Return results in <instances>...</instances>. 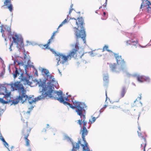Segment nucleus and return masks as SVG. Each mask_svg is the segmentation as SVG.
Here are the masks:
<instances>
[{"mask_svg":"<svg viewBox=\"0 0 151 151\" xmlns=\"http://www.w3.org/2000/svg\"><path fill=\"white\" fill-rule=\"evenodd\" d=\"M53 89H54L53 87L51 85L45 86L44 88H43L42 90V92L41 95L39 96L35 99L33 97L28 96L26 94V93L25 95L26 97L24 98L25 99H14L12 101V104H18L19 101L22 103H23L27 100L30 104H32L33 103H35L36 101L44 99L45 98H52Z\"/></svg>","mask_w":151,"mask_h":151,"instance_id":"obj_1","label":"nucleus"},{"mask_svg":"<svg viewBox=\"0 0 151 151\" xmlns=\"http://www.w3.org/2000/svg\"><path fill=\"white\" fill-rule=\"evenodd\" d=\"M12 88V91L17 90L19 93V95L17 98L15 99H25L26 96L25 93H26V91L25 90L23 84L19 81L15 82L14 83L11 84H6L5 86H2V90L4 91V94L6 98L9 99L11 95V91L9 89Z\"/></svg>","mask_w":151,"mask_h":151,"instance_id":"obj_2","label":"nucleus"},{"mask_svg":"<svg viewBox=\"0 0 151 151\" xmlns=\"http://www.w3.org/2000/svg\"><path fill=\"white\" fill-rule=\"evenodd\" d=\"M79 42L78 41H77L75 45H72V47H74V48L69 52L68 55L67 56H66L62 53H57L55 52V55L57 57L56 60L58 61L57 65H59L60 63L64 64L67 62L68 60H70L72 58H81L84 54L83 53L81 55H78L77 53L79 49Z\"/></svg>","mask_w":151,"mask_h":151,"instance_id":"obj_3","label":"nucleus"},{"mask_svg":"<svg viewBox=\"0 0 151 151\" xmlns=\"http://www.w3.org/2000/svg\"><path fill=\"white\" fill-rule=\"evenodd\" d=\"M72 23H76L78 26L77 28L74 27L73 29H75L74 31L75 34L76 38H81L83 41L85 42L86 35L85 34V29L84 27V20L82 17H78L77 19L75 18L71 19Z\"/></svg>","mask_w":151,"mask_h":151,"instance_id":"obj_4","label":"nucleus"},{"mask_svg":"<svg viewBox=\"0 0 151 151\" xmlns=\"http://www.w3.org/2000/svg\"><path fill=\"white\" fill-rule=\"evenodd\" d=\"M65 95L63 94L62 92L61 91H56L52 92V99H54L55 100H58L60 103H63L64 105H68L71 108L74 109L76 107V106H73L72 104L70 103L65 101H68L69 99H68V97H64Z\"/></svg>","mask_w":151,"mask_h":151,"instance_id":"obj_5","label":"nucleus"},{"mask_svg":"<svg viewBox=\"0 0 151 151\" xmlns=\"http://www.w3.org/2000/svg\"><path fill=\"white\" fill-rule=\"evenodd\" d=\"M72 101L74 105L76 106L75 109L77 114L80 116L81 119H84L86 117L85 110L84 107V104L73 100H72Z\"/></svg>","mask_w":151,"mask_h":151,"instance_id":"obj_6","label":"nucleus"},{"mask_svg":"<svg viewBox=\"0 0 151 151\" xmlns=\"http://www.w3.org/2000/svg\"><path fill=\"white\" fill-rule=\"evenodd\" d=\"M81 132L82 133V138L84 143V144L81 145V146L83 148L82 151H86L90 150L88 147V144L85 138V136L87 135L88 133V131L86 128L83 127L82 129H81Z\"/></svg>","mask_w":151,"mask_h":151,"instance_id":"obj_7","label":"nucleus"},{"mask_svg":"<svg viewBox=\"0 0 151 151\" xmlns=\"http://www.w3.org/2000/svg\"><path fill=\"white\" fill-rule=\"evenodd\" d=\"M22 134L24 137H28L30 133L32 128L30 127L28 125L27 121L24 120L22 124Z\"/></svg>","mask_w":151,"mask_h":151,"instance_id":"obj_8","label":"nucleus"},{"mask_svg":"<svg viewBox=\"0 0 151 151\" xmlns=\"http://www.w3.org/2000/svg\"><path fill=\"white\" fill-rule=\"evenodd\" d=\"M13 39V42L16 43L17 47H21L23 45V40L19 37L18 35L16 34L12 37Z\"/></svg>","mask_w":151,"mask_h":151,"instance_id":"obj_9","label":"nucleus"},{"mask_svg":"<svg viewBox=\"0 0 151 151\" xmlns=\"http://www.w3.org/2000/svg\"><path fill=\"white\" fill-rule=\"evenodd\" d=\"M24 74L22 73L20 74V79L22 81H23L24 85L27 84L30 85L31 82L29 81L30 76L28 75H26V76H24Z\"/></svg>","mask_w":151,"mask_h":151,"instance_id":"obj_10","label":"nucleus"},{"mask_svg":"<svg viewBox=\"0 0 151 151\" xmlns=\"http://www.w3.org/2000/svg\"><path fill=\"white\" fill-rule=\"evenodd\" d=\"M138 136L139 137L142 138L141 140H142V142H144L142 144H141V147H143V151H145V147L146 145V141L145 137L144 136H142V134L141 133L137 131Z\"/></svg>","mask_w":151,"mask_h":151,"instance_id":"obj_11","label":"nucleus"},{"mask_svg":"<svg viewBox=\"0 0 151 151\" xmlns=\"http://www.w3.org/2000/svg\"><path fill=\"white\" fill-rule=\"evenodd\" d=\"M4 6H6V8L9 11L12 12L13 10V6L11 4V0H5L4 2Z\"/></svg>","mask_w":151,"mask_h":151,"instance_id":"obj_12","label":"nucleus"},{"mask_svg":"<svg viewBox=\"0 0 151 151\" xmlns=\"http://www.w3.org/2000/svg\"><path fill=\"white\" fill-rule=\"evenodd\" d=\"M117 64H120L122 65H124L125 64V62L123 59H122L121 56H119L117 54H114Z\"/></svg>","mask_w":151,"mask_h":151,"instance_id":"obj_13","label":"nucleus"},{"mask_svg":"<svg viewBox=\"0 0 151 151\" xmlns=\"http://www.w3.org/2000/svg\"><path fill=\"white\" fill-rule=\"evenodd\" d=\"M136 77L137 80L140 82L142 83L145 81H148L149 79L144 76L137 75L135 76Z\"/></svg>","mask_w":151,"mask_h":151,"instance_id":"obj_14","label":"nucleus"},{"mask_svg":"<svg viewBox=\"0 0 151 151\" xmlns=\"http://www.w3.org/2000/svg\"><path fill=\"white\" fill-rule=\"evenodd\" d=\"M101 51V49H97L91 52V55L93 56L96 55L99 57L101 56L102 55Z\"/></svg>","mask_w":151,"mask_h":151,"instance_id":"obj_15","label":"nucleus"},{"mask_svg":"<svg viewBox=\"0 0 151 151\" xmlns=\"http://www.w3.org/2000/svg\"><path fill=\"white\" fill-rule=\"evenodd\" d=\"M1 91H2L3 92V93L2 94L4 95V98L6 100V101L4 100L3 99L0 98V102H1V103L3 104H6L9 102H11L10 101V98L9 97V98H6L5 96V94H4V91H3L2 90V88H1Z\"/></svg>","mask_w":151,"mask_h":151,"instance_id":"obj_16","label":"nucleus"},{"mask_svg":"<svg viewBox=\"0 0 151 151\" xmlns=\"http://www.w3.org/2000/svg\"><path fill=\"white\" fill-rule=\"evenodd\" d=\"M138 42V41L137 40L135 41L133 39H131V40H128L126 41V45H132L136 46Z\"/></svg>","mask_w":151,"mask_h":151,"instance_id":"obj_17","label":"nucleus"},{"mask_svg":"<svg viewBox=\"0 0 151 151\" xmlns=\"http://www.w3.org/2000/svg\"><path fill=\"white\" fill-rule=\"evenodd\" d=\"M86 119V117H85V118L83 119L82 118H81V119H79L78 120L77 122V123L79 124L80 126H81V124H82V123H83V127H84V128H86L87 126L86 125L87 124V122L85 121V119Z\"/></svg>","mask_w":151,"mask_h":151,"instance_id":"obj_18","label":"nucleus"},{"mask_svg":"<svg viewBox=\"0 0 151 151\" xmlns=\"http://www.w3.org/2000/svg\"><path fill=\"white\" fill-rule=\"evenodd\" d=\"M81 144L80 141L79 140L78 143H75L74 144H73V148L72 150V151H76V150L79 149V145Z\"/></svg>","mask_w":151,"mask_h":151,"instance_id":"obj_19","label":"nucleus"},{"mask_svg":"<svg viewBox=\"0 0 151 151\" xmlns=\"http://www.w3.org/2000/svg\"><path fill=\"white\" fill-rule=\"evenodd\" d=\"M142 3L140 7V9H142L144 6H148L151 4L148 0H142Z\"/></svg>","mask_w":151,"mask_h":151,"instance_id":"obj_20","label":"nucleus"},{"mask_svg":"<svg viewBox=\"0 0 151 151\" xmlns=\"http://www.w3.org/2000/svg\"><path fill=\"white\" fill-rule=\"evenodd\" d=\"M120 106L119 105L116 106L114 105H111L109 107V110L111 111H114L119 108H120Z\"/></svg>","mask_w":151,"mask_h":151,"instance_id":"obj_21","label":"nucleus"},{"mask_svg":"<svg viewBox=\"0 0 151 151\" xmlns=\"http://www.w3.org/2000/svg\"><path fill=\"white\" fill-rule=\"evenodd\" d=\"M126 92V89L125 87L123 88L120 93V98L123 97Z\"/></svg>","mask_w":151,"mask_h":151,"instance_id":"obj_22","label":"nucleus"},{"mask_svg":"<svg viewBox=\"0 0 151 151\" xmlns=\"http://www.w3.org/2000/svg\"><path fill=\"white\" fill-rule=\"evenodd\" d=\"M15 68L16 70L14 73L13 74L14 78H15L17 77V76H19V72L21 71V70H18L17 68Z\"/></svg>","mask_w":151,"mask_h":151,"instance_id":"obj_23","label":"nucleus"},{"mask_svg":"<svg viewBox=\"0 0 151 151\" xmlns=\"http://www.w3.org/2000/svg\"><path fill=\"white\" fill-rule=\"evenodd\" d=\"M103 80L105 84L106 85L109 82V76L107 75L104 76L103 77Z\"/></svg>","mask_w":151,"mask_h":151,"instance_id":"obj_24","label":"nucleus"},{"mask_svg":"<svg viewBox=\"0 0 151 151\" xmlns=\"http://www.w3.org/2000/svg\"><path fill=\"white\" fill-rule=\"evenodd\" d=\"M109 67L110 69L112 71L114 70L116 68V65L115 63L109 64Z\"/></svg>","mask_w":151,"mask_h":151,"instance_id":"obj_25","label":"nucleus"},{"mask_svg":"<svg viewBox=\"0 0 151 151\" xmlns=\"http://www.w3.org/2000/svg\"><path fill=\"white\" fill-rule=\"evenodd\" d=\"M108 46L107 45H105L103 47V49L101 51V52H104L105 50H106L107 51H108L109 52H112V51L108 49Z\"/></svg>","mask_w":151,"mask_h":151,"instance_id":"obj_26","label":"nucleus"},{"mask_svg":"<svg viewBox=\"0 0 151 151\" xmlns=\"http://www.w3.org/2000/svg\"><path fill=\"white\" fill-rule=\"evenodd\" d=\"M68 16L67 17L66 19H65L60 24L59 26L58 27L57 29H58L60 27H61L62 26L63 24H65L68 21Z\"/></svg>","mask_w":151,"mask_h":151,"instance_id":"obj_27","label":"nucleus"},{"mask_svg":"<svg viewBox=\"0 0 151 151\" xmlns=\"http://www.w3.org/2000/svg\"><path fill=\"white\" fill-rule=\"evenodd\" d=\"M58 31H56L53 32L52 35L48 40V43H50L52 40L53 39L55 35V34L58 32Z\"/></svg>","mask_w":151,"mask_h":151,"instance_id":"obj_28","label":"nucleus"},{"mask_svg":"<svg viewBox=\"0 0 151 151\" xmlns=\"http://www.w3.org/2000/svg\"><path fill=\"white\" fill-rule=\"evenodd\" d=\"M50 43H48V42H47L46 44L45 45H40V47L43 49H46L48 48Z\"/></svg>","mask_w":151,"mask_h":151,"instance_id":"obj_29","label":"nucleus"},{"mask_svg":"<svg viewBox=\"0 0 151 151\" xmlns=\"http://www.w3.org/2000/svg\"><path fill=\"white\" fill-rule=\"evenodd\" d=\"M28 137H24V139L26 140V145L27 146H29V142H30V141L28 139Z\"/></svg>","mask_w":151,"mask_h":151,"instance_id":"obj_30","label":"nucleus"},{"mask_svg":"<svg viewBox=\"0 0 151 151\" xmlns=\"http://www.w3.org/2000/svg\"><path fill=\"white\" fill-rule=\"evenodd\" d=\"M92 119H90L89 120V123H90V124H91L95 122L96 121L97 117H92Z\"/></svg>","mask_w":151,"mask_h":151,"instance_id":"obj_31","label":"nucleus"},{"mask_svg":"<svg viewBox=\"0 0 151 151\" xmlns=\"http://www.w3.org/2000/svg\"><path fill=\"white\" fill-rule=\"evenodd\" d=\"M49 81L50 83H53L55 82V79L53 78V76H50Z\"/></svg>","mask_w":151,"mask_h":151,"instance_id":"obj_32","label":"nucleus"},{"mask_svg":"<svg viewBox=\"0 0 151 151\" xmlns=\"http://www.w3.org/2000/svg\"><path fill=\"white\" fill-rule=\"evenodd\" d=\"M148 6L147 12L148 13H151V4Z\"/></svg>","mask_w":151,"mask_h":151,"instance_id":"obj_33","label":"nucleus"},{"mask_svg":"<svg viewBox=\"0 0 151 151\" xmlns=\"http://www.w3.org/2000/svg\"><path fill=\"white\" fill-rule=\"evenodd\" d=\"M42 72L45 75H47L49 73L48 71L46 69H43Z\"/></svg>","mask_w":151,"mask_h":151,"instance_id":"obj_34","label":"nucleus"},{"mask_svg":"<svg viewBox=\"0 0 151 151\" xmlns=\"http://www.w3.org/2000/svg\"><path fill=\"white\" fill-rule=\"evenodd\" d=\"M105 4H104L102 6H103L104 8H105L106 7V3H105ZM102 7V6H101L100 7H99V9H100Z\"/></svg>","mask_w":151,"mask_h":151,"instance_id":"obj_35","label":"nucleus"},{"mask_svg":"<svg viewBox=\"0 0 151 151\" xmlns=\"http://www.w3.org/2000/svg\"><path fill=\"white\" fill-rule=\"evenodd\" d=\"M4 145L6 147V145L8 146V144L7 142H6V141H5V142H4Z\"/></svg>","mask_w":151,"mask_h":151,"instance_id":"obj_36","label":"nucleus"},{"mask_svg":"<svg viewBox=\"0 0 151 151\" xmlns=\"http://www.w3.org/2000/svg\"><path fill=\"white\" fill-rule=\"evenodd\" d=\"M4 145L6 147V145L8 146V144L7 142H6V141H5V142H4Z\"/></svg>","mask_w":151,"mask_h":151,"instance_id":"obj_37","label":"nucleus"},{"mask_svg":"<svg viewBox=\"0 0 151 151\" xmlns=\"http://www.w3.org/2000/svg\"><path fill=\"white\" fill-rule=\"evenodd\" d=\"M13 45V42H12L11 44L10 45V47L9 48L10 51H12L11 47Z\"/></svg>","mask_w":151,"mask_h":151,"instance_id":"obj_38","label":"nucleus"},{"mask_svg":"<svg viewBox=\"0 0 151 151\" xmlns=\"http://www.w3.org/2000/svg\"><path fill=\"white\" fill-rule=\"evenodd\" d=\"M73 9H70V11H69V14H70L71 13V12H72V11H73Z\"/></svg>","mask_w":151,"mask_h":151,"instance_id":"obj_39","label":"nucleus"},{"mask_svg":"<svg viewBox=\"0 0 151 151\" xmlns=\"http://www.w3.org/2000/svg\"><path fill=\"white\" fill-rule=\"evenodd\" d=\"M1 140L3 141V142H5V140H4V138L2 137V138L1 139Z\"/></svg>","mask_w":151,"mask_h":151,"instance_id":"obj_40","label":"nucleus"},{"mask_svg":"<svg viewBox=\"0 0 151 151\" xmlns=\"http://www.w3.org/2000/svg\"><path fill=\"white\" fill-rule=\"evenodd\" d=\"M141 95H140L139 97H138L137 99L139 100H140L141 99Z\"/></svg>","mask_w":151,"mask_h":151,"instance_id":"obj_41","label":"nucleus"},{"mask_svg":"<svg viewBox=\"0 0 151 151\" xmlns=\"http://www.w3.org/2000/svg\"><path fill=\"white\" fill-rule=\"evenodd\" d=\"M14 147L13 146H12L11 147V149H12V148H13ZM8 149V150H9V151H13V150H10L9 149Z\"/></svg>","mask_w":151,"mask_h":151,"instance_id":"obj_42","label":"nucleus"},{"mask_svg":"<svg viewBox=\"0 0 151 151\" xmlns=\"http://www.w3.org/2000/svg\"><path fill=\"white\" fill-rule=\"evenodd\" d=\"M107 106H107V105H105L104 106V107H103V108H106V107H107Z\"/></svg>","mask_w":151,"mask_h":151,"instance_id":"obj_43","label":"nucleus"},{"mask_svg":"<svg viewBox=\"0 0 151 151\" xmlns=\"http://www.w3.org/2000/svg\"><path fill=\"white\" fill-rule=\"evenodd\" d=\"M73 7V4H71V5H70V9H73L72 8V7Z\"/></svg>","mask_w":151,"mask_h":151,"instance_id":"obj_44","label":"nucleus"},{"mask_svg":"<svg viewBox=\"0 0 151 151\" xmlns=\"http://www.w3.org/2000/svg\"><path fill=\"white\" fill-rule=\"evenodd\" d=\"M103 14L104 16H105L106 14V13L105 12H104L103 13Z\"/></svg>","mask_w":151,"mask_h":151,"instance_id":"obj_45","label":"nucleus"},{"mask_svg":"<svg viewBox=\"0 0 151 151\" xmlns=\"http://www.w3.org/2000/svg\"><path fill=\"white\" fill-rule=\"evenodd\" d=\"M137 99H136V100L135 101H134V103L136 102V101H137Z\"/></svg>","mask_w":151,"mask_h":151,"instance_id":"obj_46","label":"nucleus"},{"mask_svg":"<svg viewBox=\"0 0 151 151\" xmlns=\"http://www.w3.org/2000/svg\"><path fill=\"white\" fill-rule=\"evenodd\" d=\"M106 96H107V93H106Z\"/></svg>","mask_w":151,"mask_h":151,"instance_id":"obj_47","label":"nucleus"},{"mask_svg":"<svg viewBox=\"0 0 151 151\" xmlns=\"http://www.w3.org/2000/svg\"><path fill=\"white\" fill-rule=\"evenodd\" d=\"M90 125H89V126L88 127V128H89V127H90Z\"/></svg>","mask_w":151,"mask_h":151,"instance_id":"obj_48","label":"nucleus"},{"mask_svg":"<svg viewBox=\"0 0 151 151\" xmlns=\"http://www.w3.org/2000/svg\"><path fill=\"white\" fill-rule=\"evenodd\" d=\"M2 29H1V32H2Z\"/></svg>","mask_w":151,"mask_h":151,"instance_id":"obj_49","label":"nucleus"},{"mask_svg":"<svg viewBox=\"0 0 151 151\" xmlns=\"http://www.w3.org/2000/svg\"><path fill=\"white\" fill-rule=\"evenodd\" d=\"M29 151H32L31 150H30V149H29Z\"/></svg>","mask_w":151,"mask_h":151,"instance_id":"obj_50","label":"nucleus"},{"mask_svg":"<svg viewBox=\"0 0 151 151\" xmlns=\"http://www.w3.org/2000/svg\"><path fill=\"white\" fill-rule=\"evenodd\" d=\"M33 108V106H32V109Z\"/></svg>","mask_w":151,"mask_h":151,"instance_id":"obj_51","label":"nucleus"},{"mask_svg":"<svg viewBox=\"0 0 151 151\" xmlns=\"http://www.w3.org/2000/svg\"><path fill=\"white\" fill-rule=\"evenodd\" d=\"M90 151V150H87V151Z\"/></svg>","mask_w":151,"mask_h":151,"instance_id":"obj_52","label":"nucleus"},{"mask_svg":"<svg viewBox=\"0 0 151 151\" xmlns=\"http://www.w3.org/2000/svg\"><path fill=\"white\" fill-rule=\"evenodd\" d=\"M150 42H151V39L150 40Z\"/></svg>","mask_w":151,"mask_h":151,"instance_id":"obj_53","label":"nucleus"},{"mask_svg":"<svg viewBox=\"0 0 151 151\" xmlns=\"http://www.w3.org/2000/svg\"><path fill=\"white\" fill-rule=\"evenodd\" d=\"M47 126H48L49 124H47Z\"/></svg>","mask_w":151,"mask_h":151,"instance_id":"obj_54","label":"nucleus"},{"mask_svg":"<svg viewBox=\"0 0 151 151\" xmlns=\"http://www.w3.org/2000/svg\"><path fill=\"white\" fill-rule=\"evenodd\" d=\"M47 126H48L49 124H47Z\"/></svg>","mask_w":151,"mask_h":151,"instance_id":"obj_55","label":"nucleus"},{"mask_svg":"<svg viewBox=\"0 0 151 151\" xmlns=\"http://www.w3.org/2000/svg\"><path fill=\"white\" fill-rule=\"evenodd\" d=\"M0 59H1V58L0 57Z\"/></svg>","mask_w":151,"mask_h":151,"instance_id":"obj_56","label":"nucleus"}]
</instances>
